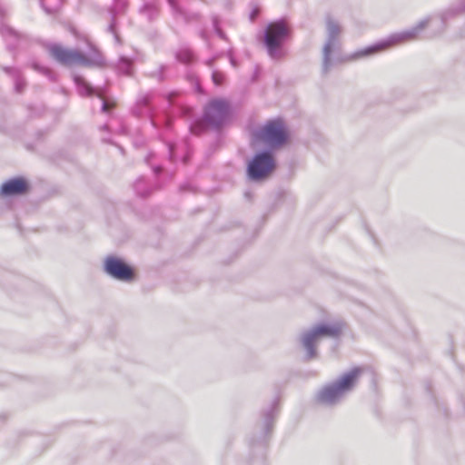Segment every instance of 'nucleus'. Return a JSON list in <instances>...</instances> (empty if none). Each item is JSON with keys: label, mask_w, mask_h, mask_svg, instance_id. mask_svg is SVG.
Segmentation results:
<instances>
[{"label": "nucleus", "mask_w": 465, "mask_h": 465, "mask_svg": "<svg viewBox=\"0 0 465 465\" xmlns=\"http://www.w3.org/2000/svg\"><path fill=\"white\" fill-rule=\"evenodd\" d=\"M114 106V104H109V103H107V102H104V104H103V110H104V112H107V111H109L111 108H113Z\"/></svg>", "instance_id": "nucleus-14"}, {"label": "nucleus", "mask_w": 465, "mask_h": 465, "mask_svg": "<svg viewBox=\"0 0 465 465\" xmlns=\"http://www.w3.org/2000/svg\"><path fill=\"white\" fill-rule=\"evenodd\" d=\"M48 52L54 60L64 65L80 64L88 66L91 64V61L81 52L66 49L59 45H49Z\"/></svg>", "instance_id": "nucleus-4"}, {"label": "nucleus", "mask_w": 465, "mask_h": 465, "mask_svg": "<svg viewBox=\"0 0 465 465\" xmlns=\"http://www.w3.org/2000/svg\"><path fill=\"white\" fill-rule=\"evenodd\" d=\"M414 38V34L412 33H405L402 35H392L389 39L385 41H381L378 44H375L371 46L360 50L352 54L353 59L361 58L364 56H369L377 53H381L386 51L397 45H400L405 41L411 40Z\"/></svg>", "instance_id": "nucleus-5"}, {"label": "nucleus", "mask_w": 465, "mask_h": 465, "mask_svg": "<svg viewBox=\"0 0 465 465\" xmlns=\"http://www.w3.org/2000/svg\"><path fill=\"white\" fill-rule=\"evenodd\" d=\"M108 274L121 281H131L134 279V271L123 260L116 257H108L104 263Z\"/></svg>", "instance_id": "nucleus-8"}, {"label": "nucleus", "mask_w": 465, "mask_h": 465, "mask_svg": "<svg viewBox=\"0 0 465 465\" xmlns=\"http://www.w3.org/2000/svg\"><path fill=\"white\" fill-rule=\"evenodd\" d=\"M360 373L361 369H353L343 375L335 385L324 388L319 395L320 401L325 403L334 401L343 391L353 386Z\"/></svg>", "instance_id": "nucleus-2"}, {"label": "nucleus", "mask_w": 465, "mask_h": 465, "mask_svg": "<svg viewBox=\"0 0 465 465\" xmlns=\"http://www.w3.org/2000/svg\"><path fill=\"white\" fill-rule=\"evenodd\" d=\"M341 332V326L339 324L319 325L303 336L302 342L311 351L320 339L323 337H337Z\"/></svg>", "instance_id": "nucleus-7"}, {"label": "nucleus", "mask_w": 465, "mask_h": 465, "mask_svg": "<svg viewBox=\"0 0 465 465\" xmlns=\"http://www.w3.org/2000/svg\"><path fill=\"white\" fill-rule=\"evenodd\" d=\"M28 190V184L25 180L16 178L9 180L1 187V193L4 195H15L25 193Z\"/></svg>", "instance_id": "nucleus-9"}, {"label": "nucleus", "mask_w": 465, "mask_h": 465, "mask_svg": "<svg viewBox=\"0 0 465 465\" xmlns=\"http://www.w3.org/2000/svg\"><path fill=\"white\" fill-rule=\"evenodd\" d=\"M228 111V104L224 100L212 101L206 109V115L209 118H222Z\"/></svg>", "instance_id": "nucleus-10"}, {"label": "nucleus", "mask_w": 465, "mask_h": 465, "mask_svg": "<svg viewBox=\"0 0 465 465\" xmlns=\"http://www.w3.org/2000/svg\"><path fill=\"white\" fill-rule=\"evenodd\" d=\"M289 33V26L284 21L271 23L267 26L265 31V45L272 57H275L278 48Z\"/></svg>", "instance_id": "nucleus-3"}, {"label": "nucleus", "mask_w": 465, "mask_h": 465, "mask_svg": "<svg viewBox=\"0 0 465 465\" xmlns=\"http://www.w3.org/2000/svg\"><path fill=\"white\" fill-rule=\"evenodd\" d=\"M74 79L75 84L78 85L79 93L82 95L90 96L93 94L92 86L83 77L75 75Z\"/></svg>", "instance_id": "nucleus-11"}, {"label": "nucleus", "mask_w": 465, "mask_h": 465, "mask_svg": "<svg viewBox=\"0 0 465 465\" xmlns=\"http://www.w3.org/2000/svg\"><path fill=\"white\" fill-rule=\"evenodd\" d=\"M425 26H426V23H421V24L418 26V28H419L420 30H421V29H423Z\"/></svg>", "instance_id": "nucleus-16"}, {"label": "nucleus", "mask_w": 465, "mask_h": 465, "mask_svg": "<svg viewBox=\"0 0 465 465\" xmlns=\"http://www.w3.org/2000/svg\"><path fill=\"white\" fill-rule=\"evenodd\" d=\"M326 26H327V31H328L330 37L335 38L340 35L341 27L338 25V23H336L332 19H331V18L327 19Z\"/></svg>", "instance_id": "nucleus-12"}, {"label": "nucleus", "mask_w": 465, "mask_h": 465, "mask_svg": "<svg viewBox=\"0 0 465 465\" xmlns=\"http://www.w3.org/2000/svg\"><path fill=\"white\" fill-rule=\"evenodd\" d=\"M274 160L268 153L257 154L248 166L251 178L258 180L268 176L274 169Z\"/></svg>", "instance_id": "nucleus-6"}, {"label": "nucleus", "mask_w": 465, "mask_h": 465, "mask_svg": "<svg viewBox=\"0 0 465 465\" xmlns=\"http://www.w3.org/2000/svg\"><path fill=\"white\" fill-rule=\"evenodd\" d=\"M258 13H259V10H258V9L253 10V12H252V20L256 17V15H258Z\"/></svg>", "instance_id": "nucleus-15"}, {"label": "nucleus", "mask_w": 465, "mask_h": 465, "mask_svg": "<svg viewBox=\"0 0 465 465\" xmlns=\"http://www.w3.org/2000/svg\"><path fill=\"white\" fill-rule=\"evenodd\" d=\"M213 79L216 84H222L223 81V75L219 73H214L213 74Z\"/></svg>", "instance_id": "nucleus-13"}, {"label": "nucleus", "mask_w": 465, "mask_h": 465, "mask_svg": "<svg viewBox=\"0 0 465 465\" xmlns=\"http://www.w3.org/2000/svg\"><path fill=\"white\" fill-rule=\"evenodd\" d=\"M253 136L255 143L276 148L288 142L289 132L281 119H274L268 121Z\"/></svg>", "instance_id": "nucleus-1"}]
</instances>
